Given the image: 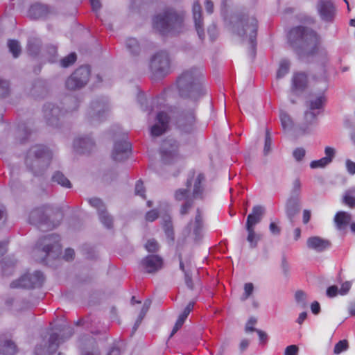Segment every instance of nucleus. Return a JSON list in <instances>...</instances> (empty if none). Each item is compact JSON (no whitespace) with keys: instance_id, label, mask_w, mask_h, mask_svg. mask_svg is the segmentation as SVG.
I'll list each match as a JSON object with an SVG mask.
<instances>
[{"instance_id":"54","label":"nucleus","mask_w":355,"mask_h":355,"mask_svg":"<svg viewBox=\"0 0 355 355\" xmlns=\"http://www.w3.org/2000/svg\"><path fill=\"white\" fill-rule=\"evenodd\" d=\"M9 92V83L6 80L0 78V96L4 97Z\"/></svg>"},{"instance_id":"63","label":"nucleus","mask_w":355,"mask_h":355,"mask_svg":"<svg viewBox=\"0 0 355 355\" xmlns=\"http://www.w3.org/2000/svg\"><path fill=\"white\" fill-rule=\"evenodd\" d=\"M338 294H339V290L336 286H331L327 289V295L329 297H334Z\"/></svg>"},{"instance_id":"11","label":"nucleus","mask_w":355,"mask_h":355,"mask_svg":"<svg viewBox=\"0 0 355 355\" xmlns=\"http://www.w3.org/2000/svg\"><path fill=\"white\" fill-rule=\"evenodd\" d=\"M149 68L155 78H161L166 76L171 69L168 53L166 51L155 53L150 60Z\"/></svg>"},{"instance_id":"16","label":"nucleus","mask_w":355,"mask_h":355,"mask_svg":"<svg viewBox=\"0 0 355 355\" xmlns=\"http://www.w3.org/2000/svg\"><path fill=\"white\" fill-rule=\"evenodd\" d=\"M89 205L96 208L98 211L101 223L107 229L112 227V217L107 212L106 208L102 200L99 198H90L88 200Z\"/></svg>"},{"instance_id":"27","label":"nucleus","mask_w":355,"mask_h":355,"mask_svg":"<svg viewBox=\"0 0 355 355\" xmlns=\"http://www.w3.org/2000/svg\"><path fill=\"white\" fill-rule=\"evenodd\" d=\"M202 216L199 209H197V214L194 222L191 221L187 226L186 230L189 234L193 232L195 239L200 238L202 230Z\"/></svg>"},{"instance_id":"43","label":"nucleus","mask_w":355,"mask_h":355,"mask_svg":"<svg viewBox=\"0 0 355 355\" xmlns=\"http://www.w3.org/2000/svg\"><path fill=\"white\" fill-rule=\"evenodd\" d=\"M290 63L286 60H283L281 61L279 69L277 73V78H280L284 77L286 74H287L289 71Z\"/></svg>"},{"instance_id":"28","label":"nucleus","mask_w":355,"mask_h":355,"mask_svg":"<svg viewBox=\"0 0 355 355\" xmlns=\"http://www.w3.org/2000/svg\"><path fill=\"white\" fill-rule=\"evenodd\" d=\"M81 355H100L96 340L92 336L82 339Z\"/></svg>"},{"instance_id":"60","label":"nucleus","mask_w":355,"mask_h":355,"mask_svg":"<svg viewBox=\"0 0 355 355\" xmlns=\"http://www.w3.org/2000/svg\"><path fill=\"white\" fill-rule=\"evenodd\" d=\"M257 323V319L254 318H250L246 323L245 331H255L257 329L254 327Z\"/></svg>"},{"instance_id":"50","label":"nucleus","mask_w":355,"mask_h":355,"mask_svg":"<svg viewBox=\"0 0 355 355\" xmlns=\"http://www.w3.org/2000/svg\"><path fill=\"white\" fill-rule=\"evenodd\" d=\"M175 198L177 200H183L186 201L189 199V189H180L176 191L175 193Z\"/></svg>"},{"instance_id":"32","label":"nucleus","mask_w":355,"mask_h":355,"mask_svg":"<svg viewBox=\"0 0 355 355\" xmlns=\"http://www.w3.org/2000/svg\"><path fill=\"white\" fill-rule=\"evenodd\" d=\"M48 12V7L41 3L32 5L28 10V15L31 19H39L45 16Z\"/></svg>"},{"instance_id":"42","label":"nucleus","mask_w":355,"mask_h":355,"mask_svg":"<svg viewBox=\"0 0 355 355\" xmlns=\"http://www.w3.org/2000/svg\"><path fill=\"white\" fill-rule=\"evenodd\" d=\"M9 51L12 53L14 58H17L21 53V46L19 42L15 40H9L8 41Z\"/></svg>"},{"instance_id":"58","label":"nucleus","mask_w":355,"mask_h":355,"mask_svg":"<svg viewBox=\"0 0 355 355\" xmlns=\"http://www.w3.org/2000/svg\"><path fill=\"white\" fill-rule=\"evenodd\" d=\"M193 206V200L192 199L187 200L184 204H183L180 209L181 215H185L188 213L189 209H191Z\"/></svg>"},{"instance_id":"21","label":"nucleus","mask_w":355,"mask_h":355,"mask_svg":"<svg viewBox=\"0 0 355 355\" xmlns=\"http://www.w3.org/2000/svg\"><path fill=\"white\" fill-rule=\"evenodd\" d=\"M49 208V206L44 205L33 209L29 215V223L41 228L42 225L46 224L49 221L45 213Z\"/></svg>"},{"instance_id":"1","label":"nucleus","mask_w":355,"mask_h":355,"mask_svg":"<svg viewBox=\"0 0 355 355\" xmlns=\"http://www.w3.org/2000/svg\"><path fill=\"white\" fill-rule=\"evenodd\" d=\"M290 45L302 60L317 54L327 56L324 49L320 48V38L313 30L299 26L292 28L288 35Z\"/></svg>"},{"instance_id":"31","label":"nucleus","mask_w":355,"mask_h":355,"mask_svg":"<svg viewBox=\"0 0 355 355\" xmlns=\"http://www.w3.org/2000/svg\"><path fill=\"white\" fill-rule=\"evenodd\" d=\"M300 198L290 196L286 201V211L288 217L291 220L299 211Z\"/></svg>"},{"instance_id":"22","label":"nucleus","mask_w":355,"mask_h":355,"mask_svg":"<svg viewBox=\"0 0 355 355\" xmlns=\"http://www.w3.org/2000/svg\"><path fill=\"white\" fill-rule=\"evenodd\" d=\"M195 120V114L193 110L183 112L178 121V127L184 132H190L193 129Z\"/></svg>"},{"instance_id":"20","label":"nucleus","mask_w":355,"mask_h":355,"mask_svg":"<svg viewBox=\"0 0 355 355\" xmlns=\"http://www.w3.org/2000/svg\"><path fill=\"white\" fill-rule=\"evenodd\" d=\"M163 260L157 255H148L141 261V266L148 273H154L162 268Z\"/></svg>"},{"instance_id":"47","label":"nucleus","mask_w":355,"mask_h":355,"mask_svg":"<svg viewBox=\"0 0 355 355\" xmlns=\"http://www.w3.org/2000/svg\"><path fill=\"white\" fill-rule=\"evenodd\" d=\"M76 60V54L75 53H71L60 60V64L62 67L66 68L73 64Z\"/></svg>"},{"instance_id":"9","label":"nucleus","mask_w":355,"mask_h":355,"mask_svg":"<svg viewBox=\"0 0 355 355\" xmlns=\"http://www.w3.org/2000/svg\"><path fill=\"white\" fill-rule=\"evenodd\" d=\"M62 333L60 337L57 333H53L50 335L49 345L47 347H42L37 345L35 349V355H51L58 348L59 345L69 339L73 334V329L69 325H64L62 328H56Z\"/></svg>"},{"instance_id":"34","label":"nucleus","mask_w":355,"mask_h":355,"mask_svg":"<svg viewBox=\"0 0 355 355\" xmlns=\"http://www.w3.org/2000/svg\"><path fill=\"white\" fill-rule=\"evenodd\" d=\"M150 304H151V301L150 300H146L144 304H143V306L140 311V313L138 315V318L133 326V329H132V331L135 332L137 328L139 327V326L140 325V324L141 323V321L143 320V319L144 318L146 313L148 312L149 308H150Z\"/></svg>"},{"instance_id":"15","label":"nucleus","mask_w":355,"mask_h":355,"mask_svg":"<svg viewBox=\"0 0 355 355\" xmlns=\"http://www.w3.org/2000/svg\"><path fill=\"white\" fill-rule=\"evenodd\" d=\"M131 153V144L127 137L123 135L121 139L116 140L112 152V158L116 162H122L128 158Z\"/></svg>"},{"instance_id":"61","label":"nucleus","mask_w":355,"mask_h":355,"mask_svg":"<svg viewBox=\"0 0 355 355\" xmlns=\"http://www.w3.org/2000/svg\"><path fill=\"white\" fill-rule=\"evenodd\" d=\"M324 153H325V157H324L328 158L329 159V162L331 163L334 157L335 156V153H336L335 149L331 147L327 146L324 149Z\"/></svg>"},{"instance_id":"39","label":"nucleus","mask_w":355,"mask_h":355,"mask_svg":"<svg viewBox=\"0 0 355 355\" xmlns=\"http://www.w3.org/2000/svg\"><path fill=\"white\" fill-rule=\"evenodd\" d=\"M126 47L133 55H137L140 51V45L136 38H128L126 41Z\"/></svg>"},{"instance_id":"8","label":"nucleus","mask_w":355,"mask_h":355,"mask_svg":"<svg viewBox=\"0 0 355 355\" xmlns=\"http://www.w3.org/2000/svg\"><path fill=\"white\" fill-rule=\"evenodd\" d=\"M60 241V236L55 234H48L39 239L36 248L45 253L42 262L49 265L51 259H56L60 257L62 252Z\"/></svg>"},{"instance_id":"5","label":"nucleus","mask_w":355,"mask_h":355,"mask_svg":"<svg viewBox=\"0 0 355 355\" xmlns=\"http://www.w3.org/2000/svg\"><path fill=\"white\" fill-rule=\"evenodd\" d=\"M52 159L51 151L44 145L32 146L26 153L25 163L36 175H40L48 167Z\"/></svg>"},{"instance_id":"3","label":"nucleus","mask_w":355,"mask_h":355,"mask_svg":"<svg viewBox=\"0 0 355 355\" xmlns=\"http://www.w3.org/2000/svg\"><path fill=\"white\" fill-rule=\"evenodd\" d=\"M202 71L198 68H191L183 71L176 80L180 96L196 101L204 96L206 89L202 85Z\"/></svg>"},{"instance_id":"13","label":"nucleus","mask_w":355,"mask_h":355,"mask_svg":"<svg viewBox=\"0 0 355 355\" xmlns=\"http://www.w3.org/2000/svg\"><path fill=\"white\" fill-rule=\"evenodd\" d=\"M44 282V277L42 272L36 270L33 273H26L19 279L10 284L12 288H34L41 287Z\"/></svg>"},{"instance_id":"48","label":"nucleus","mask_w":355,"mask_h":355,"mask_svg":"<svg viewBox=\"0 0 355 355\" xmlns=\"http://www.w3.org/2000/svg\"><path fill=\"white\" fill-rule=\"evenodd\" d=\"M329 159L328 158L322 157L318 160H313L310 163V167L311 168H324L329 164Z\"/></svg>"},{"instance_id":"18","label":"nucleus","mask_w":355,"mask_h":355,"mask_svg":"<svg viewBox=\"0 0 355 355\" xmlns=\"http://www.w3.org/2000/svg\"><path fill=\"white\" fill-rule=\"evenodd\" d=\"M194 175V172L191 173V175H189L187 181V187L189 188L193 184V198H202L204 189L202 184L205 180V176L202 173H198L195 178Z\"/></svg>"},{"instance_id":"64","label":"nucleus","mask_w":355,"mask_h":355,"mask_svg":"<svg viewBox=\"0 0 355 355\" xmlns=\"http://www.w3.org/2000/svg\"><path fill=\"white\" fill-rule=\"evenodd\" d=\"M158 217V212L155 209L148 211L146 214V219L148 221L153 222Z\"/></svg>"},{"instance_id":"56","label":"nucleus","mask_w":355,"mask_h":355,"mask_svg":"<svg viewBox=\"0 0 355 355\" xmlns=\"http://www.w3.org/2000/svg\"><path fill=\"white\" fill-rule=\"evenodd\" d=\"M137 101H138L139 103L140 104L141 109H143L144 110H148V107L146 105H147V98H146L144 93H143V92L138 93Z\"/></svg>"},{"instance_id":"7","label":"nucleus","mask_w":355,"mask_h":355,"mask_svg":"<svg viewBox=\"0 0 355 355\" xmlns=\"http://www.w3.org/2000/svg\"><path fill=\"white\" fill-rule=\"evenodd\" d=\"M64 103L67 105V107L64 111L51 103H46L44 105V116L49 125L57 127L59 124L60 116L77 110L79 105L78 100L75 98H66Z\"/></svg>"},{"instance_id":"37","label":"nucleus","mask_w":355,"mask_h":355,"mask_svg":"<svg viewBox=\"0 0 355 355\" xmlns=\"http://www.w3.org/2000/svg\"><path fill=\"white\" fill-rule=\"evenodd\" d=\"M279 118L282 128L285 130H290L293 127V121L291 116L284 111H280Z\"/></svg>"},{"instance_id":"4","label":"nucleus","mask_w":355,"mask_h":355,"mask_svg":"<svg viewBox=\"0 0 355 355\" xmlns=\"http://www.w3.org/2000/svg\"><path fill=\"white\" fill-rule=\"evenodd\" d=\"M183 15L173 9H166L153 19V27L162 35L178 33L182 31Z\"/></svg>"},{"instance_id":"46","label":"nucleus","mask_w":355,"mask_h":355,"mask_svg":"<svg viewBox=\"0 0 355 355\" xmlns=\"http://www.w3.org/2000/svg\"><path fill=\"white\" fill-rule=\"evenodd\" d=\"M302 184L300 178H296L293 182V187L291 191V196L293 197L300 198L301 193Z\"/></svg>"},{"instance_id":"25","label":"nucleus","mask_w":355,"mask_h":355,"mask_svg":"<svg viewBox=\"0 0 355 355\" xmlns=\"http://www.w3.org/2000/svg\"><path fill=\"white\" fill-rule=\"evenodd\" d=\"M193 18L194 21L195 28L198 35L200 40L205 38V31L203 28V21L202 18V10L200 3L196 1L193 3Z\"/></svg>"},{"instance_id":"17","label":"nucleus","mask_w":355,"mask_h":355,"mask_svg":"<svg viewBox=\"0 0 355 355\" xmlns=\"http://www.w3.org/2000/svg\"><path fill=\"white\" fill-rule=\"evenodd\" d=\"M170 117L163 112H159L156 116V123L150 128V134L153 137H158L164 133L168 128Z\"/></svg>"},{"instance_id":"38","label":"nucleus","mask_w":355,"mask_h":355,"mask_svg":"<svg viewBox=\"0 0 355 355\" xmlns=\"http://www.w3.org/2000/svg\"><path fill=\"white\" fill-rule=\"evenodd\" d=\"M179 260H180V268L184 274L185 284L189 288L192 290L193 288V281H192V278H191V271H189V270H186L184 268V263L182 261L181 255H179Z\"/></svg>"},{"instance_id":"2","label":"nucleus","mask_w":355,"mask_h":355,"mask_svg":"<svg viewBox=\"0 0 355 355\" xmlns=\"http://www.w3.org/2000/svg\"><path fill=\"white\" fill-rule=\"evenodd\" d=\"M232 31L250 44V53L255 56L258 21L250 12H241L232 15L230 19Z\"/></svg>"},{"instance_id":"35","label":"nucleus","mask_w":355,"mask_h":355,"mask_svg":"<svg viewBox=\"0 0 355 355\" xmlns=\"http://www.w3.org/2000/svg\"><path fill=\"white\" fill-rule=\"evenodd\" d=\"M52 181L58 183L60 186L65 188L71 187V184L70 181L67 179V178L65 177V175L62 173L60 171H56L54 173V174L52 176Z\"/></svg>"},{"instance_id":"24","label":"nucleus","mask_w":355,"mask_h":355,"mask_svg":"<svg viewBox=\"0 0 355 355\" xmlns=\"http://www.w3.org/2000/svg\"><path fill=\"white\" fill-rule=\"evenodd\" d=\"M307 83L308 78L306 73L303 72L295 73L292 78V93L296 95L300 94L306 89Z\"/></svg>"},{"instance_id":"62","label":"nucleus","mask_w":355,"mask_h":355,"mask_svg":"<svg viewBox=\"0 0 355 355\" xmlns=\"http://www.w3.org/2000/svg\"><path fill=\"white\" fill-rule=\"evenodd\" d=\"M345 166L347 171L350 175L355 174V162H352L350 159H347L345 162Z\"/></svg>"},{"instance_id":"52","label":"nucleus","mask_w":355,"mask_h":355,"mask_svg":"<svg viewBox=\"0 0 355 355\" xmlns=\"http://www.w3.org/2000/svg\"><path fill=\"white\" fill-rule=\"evenodd\" d=\"M135 194L141 196L142 198H146L145 189L143 182L141 180L137 181L135 189Z\"/></svg>"},{"instance_id":"44","label":"nucleus","mask_w":355,"mask_h":355,"mask_svg":"<svg viewBox=\"0 0 355 355\" xmlns=\"http://www.w3.org/2000/svg\"><path fill=\"white\" fill-rule=\"evenodd\" d=\"M355 192V188L345 192L343 197V202L351 208L355 207V198L352 195Z\"/></svg>"},{"instance_id":"53","label":"nucleus","mask_w":355,"mask_h":355,"mask_svg":"<svg viewBox=\"0 0 355 355\" xmlns=\"http://www.w3.org/2000/svg\"><path fill=\"white\" fill-rule=\"evenodd\" d=\"M306 155V150L304 148H297L293 152V156L297 162H300L303 159Z\"/></svg>"},{"instance_id":"12","label":"nucleus","mask_w":355,"mask_h":355,"mask_svg":"<svg viewBox=\"0 0 355 355\" xmlns=\"http://www.w3.org/2000/svg\"><path fill=\"white\" fill-rule=\"evenodd\" d=\"M90 73V69L87 66H83L76 69L66 80L67 89L76 90L85 87L89 81Z\"/></svg>"},{"instance_id":"36","label":"nucleus","mask_w":355,"mask_h":355,"mask_svg":"<svg viewBox=\"0 0 355 355\" xmlns=\"http://www.w3.org/2000/svg\"><path fill=\"white\" fill-rule=\"evenodd\" d=\"M41 42L39 39L31 38L28 42V52L31 55H37L40 51Z\"/></svg>"},{"instance_id":"14","label":"nucleus","mask_w":355,"mask_h":355,"mask_svg":"<svg viewBox=\"0 0 355 355\" xmlns=\"http://www.w3.org/2000/svg\"><path fill=\"white\" fill-rule=\"evenodd\" d=\"M178 148V143L173 139H168L163 141L160 148V155L164 164H171L180 159Z\"/></svg>"},{"instance_id":"26","label":"nucleus","mask_w":355,"mask_h":355,"mask_svg":"<svg viewBox=\"0 0 355 355\" xmlns=\"http://www.w3.org/2000/svg\"><path fill=\"white\" fill-rule=\"evenodd\" d=\"M264 208L260 205L253 207L252 212L247 216L245 229H254L259 224L263 216Z\"/></svg>"},{"instance_id":"41","label":"nucleus","mask_w":355,"mask_h":355,"mask_svg":"<svg viewBox=\"0 0 355 355\" xmlns=\"http://www.w3.org/2000/svg\"><path fill=\"white\" fill-rule=\"evenodd\" d=\"M295 301L301 309H305L307 306V295L302 291H297L295 294Z\"/></svg>"},{"instance_id":"19","label":"nucleus","mask_w":355,"mask_h":355,"mask_svg":"<svg viewBox=\"0 0 355 355\" xmlns=\"http://www.w3.org/2000/svg\"><path fill=\"white\" fill-rule=\"evenodd\" d=\"M318 11L321 19L327 22L332 21L335 13L336 9L330 0H320L318 3Z\"/></svg>"},{"instance_id":"51","label":"nucleus","mask_w":355,"mask_h":355,"mask_svg":"<svg viewBox=\"0 0 355 355\" xmlns=\"http://www.w3.org/2000/svg\"><path fill=\"white\" fill-rule=\"evenodd\" d=\"M271 146H272V139H271V137L270 135V132L268 130H266V137H265L264 148H263L264 155H267L270 153Z\"/></svg>"},{"instance_id":"40","label":"nucleus","mask_w":355,"mask_h":355,"mask_svg":"<svg viewBox=\"0 0 355 355\" xmlns=\"http://www.w3.org/2000/svg\"><path fill=\"white\" fill-rule=\"evenodd\" d=\"M246 230L248 232L247 241L250 243V248H256L260 240V236L255 233L254 229H246Z\"/></svg>"},{"instance_id":"49","label":"nucleus","mask_w":355,"mask_h":355,"mask_svg":"<svg viewBox=\"0 0 355 355\" xmlns=\"http://www.w3.org/2000/svg\"><path fill=\"white\" fill-rule=\"evenodd\" d=\"M254 291V285L252 283H246L244 285V293L242 295L241 299L242 301H245L250 297Z\"/></svg>"},{"instance_id":"33","label":"nucleus","mask_w":355,"mask_h":355,"mask_svg":"<svg viewBox=\"0 0 355 355\" xmlns=\"http://www.w3.org/2000/svg\"><path fill=\"white\" fill-rule=\"evenodd\" d=\"M351 215L345 211H338L334 217V222L338 229L342 230L351 221Z\"/></svg>"},{"instance_id":"57","label":"nucleus","mask_w":355,"mask_h":355,"mask_svg":"<svg viewBox=\"0 0 355 355\" xmlns=\"http://www.w3.org/2000/svg\"><path fill=\"white\" fill-rule=\"evenodd\" d=\"M352 287V283L350 282H345L342 284L339 290V294L340 295H345L348 293Z\"/></svg>"},{"instance_id":"23","label":"nucleus","mask_w":355,"mask_h":355,"mask_svg":"<svg viewBox=\"0 0 355 355\" xmlns=\"http://www.w3.org/2000/svg\"><path fill=\"white\" fill-rule=\"evenodd\" d=\"M306 245L309 249L317 252H322L331 247V242L328 239L314 236L308 238Z\"/></svg>"},{"instance_id":"55","label":"nucleus","mask_w":355,"mask_h":355,"mask_svg":"<svg viewBox=\"0 0 355 355\" xmlns=\"http://www.w3.org/2000/svg\"><path fill=\"white\" fill-rule=\"evenodd\" d=\"M145 248L149 252H155L158 250V244L155 239H150L146 242Z\"/></svg>"},{"instance_id":"30","label":"nucleus","mask_w":355,"mask_h":355,"mask_svg":"<svg viewBox=\"0 0 355 355\" xmlns=\"http://www.w3.org/2000/svg\"><path fill=\"white\" fill-rule=\"evenodd\" d=\"M17 352V345L12 340L0 337L1 355H15Z\"/></svg>"},{"instance_id":"59","label":"nucleus","mask_w":355,"mask_h":355,"mask_svg":"<svg viewBox=\"0 0 355 355\" xmlns=\"http://www.w3.org/2000/svg\"><path fill=\"white\" fill-rule=\"evenodd\" d=\"M298 347L295 345H291L285 349L284 355H297Z\"/></svg>"},{"instance_id":"29","label":"nucleus","mask_w":355,"mask_h":355,"mask_svg":"<svg viewBox=\"0 0 355 355\" xmlns=\"http://www.w3.org/2000/svg\"><path fill=\"white\" fill-rule=\"evenodd\" d=\"M94 141L90 137H79L74 140L73 148L79 153L88 152L94 146Z\"/></svg>"},{"instance_id":"10","label":"nucleus","mask_w":355,"mask_h":355,"mask_svg":"<svg viewBox=\"0 0 355 355\" xmlns=\"http://www.w3.org/2000/svg\"><path fill=\"white\" fill-rule=\"evenodd\" d=\"M110 106L108 98L105 96L93 100L87 111V118L91 123L101 122L109 115Z\"/></svg>"},{"instance_id":"45","label":"nucleus","mask_w":355,"mask_h":355,"mask_svg":"<svg viewBox=\"0 0 355 355\" xmlns=\"http://www.w3.org/2000/svg\"><path fill=\"white\" fill-rule=\"evenodd\" d=\"M348 348V341L345 339L341 340L335 345L334 348V353L335 354H340V353L347 351Z\"/></svg>"},{"instance_id":"6","label":"nucleus","mask_w":355,"mask_h":355,"mask_svg":"<svg viewBox=\"0 0 355 355\" xmlns=\"http://www.w3.org/2000/svg\"><path fill=\"white\" fill-rule=\"evenodd\" d=\"M325 101L326 98L322 92L306 103L309 110L304 112V121L295 130L297 135H307L313 131L317 125V116L322 109Z\"/></svg>"}]
</instances>
